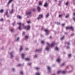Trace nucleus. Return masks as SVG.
Listing matches in <instances>:
<instances>
[{"instance_id":"obj_58","label":"nucleus","mask_w":75,"mask_h":75,"mask_svg":"<svg viewBox=\"0 0 75 75\" xmlns=\"http://www.w3.org/2000/svg\"><path fill=\"white\" fill-rule=\"evenodd\" d=\"M35 57H37V55H35L34 56Z\"/></svg>"},{"instance_id":"obj_57","label":"nucleus","mask_w":75,"mask_h":75,"mask_svg":"<svg viewBox=\"0 0 75 75\" xmlns=\"http://www.w3.org/2000/svg\"><path fill=\"white\" fill-rule=\"evenodd\" d=\"M47 45H49V43H47Z\"/></svg>"},{"instance_id":"obj_36","label":"nucleus","mask_w":75,"mask_h":75,"mask_svg":"<svg viewBox=\"0 0 75 75\" xmlns=\"http://www.w3.org/2000/svg\"><path fill=\"white\" fill-rule=\"evenodd\" d=\"M13 30H14V29H11L10 30V31L11 32H13Z\"/></svg>"},{"instance_id":"obj_27","label":"nucleus","mask_w":75,"mask_h":75,"mask_svg":"<svg viewBox=\"0 0 75 75\" xmlns=\"http://www.w3.org/2000/svg\"><path fill=\"white\" fill-rule=\"evenodd\" d=\"M20 74L21 75H23V71H21L20 72Z\"/></svg>"},{"instance_id":"obj_34","label":"nucleus","mask_w":75,"mask_h":75,"mask_svg":"<svg viewBox=\"0 0 75 75\" xmlns=\"http://www.w3.org/2000/svg\"><path fill=\"white\" fill-rule=\"evenodd\" d=\"M71 37H72L73 36H74V33H72L71 34Z\"/></svg>"},{"instance_id":"obj_14","label":"nucleus","mask_w":75,"mask_h":75,"mask_svg":"<svg viewBox=\"0 0 75 75\" xmlns=\"http://www.w3.org/2000/svg\"><path fill=\"white\" fill-rule=\"evenodd\" d=\"M47 69L49 71V72H50V71H51V68L50 67H47Z\"/></svg>"},{"instance_id":"obj_1","label":"nucleus","mask_w":75,"mask_h":75,"mask_svg":"<svg viewBox=\"0 0 75 75\" xmlns=\"http://www.w3.org/2000/svg\"><path fill=\"white\" fill-rule=\"evenodd\" d=\"M18 24L19 26L18 28V29L19 30H21V25L23 26V28H25V29H26V30H30V26L29 25H27L26 26H25L24 25L23 23H18Z\"/></svg>"},{"instance_id":"obj_4","label":"nucleus","mask_w":75,"mask_h":75,"mask_svg":"<svg viewBox=\"0 0 75 75\" xmlns=\"http://www.w3.org/2000/svg\"><path fill=\"white\" fill-rule=\"evenodd\" d=\"M45 32H46L47 35H48L49 33V30L47 29H45L44 30Z\"/></svg>"},{"instance_id":"obj_12","label":"nucleus","mask_w":75,"mask_h":75,"mask_svg":"<svg viewBox=\"0 0 75 75\" xmlns=\"http://www.w3.org/2000/svg\"><path fill=\"white\" fill-rule=\"evenodd\" d=\"M55 44V43L54 42L53 43H52L51 45H50V47H54Z\"/></svg>"},{"instance_id":"obj_50","label":"nucleus","mask_w":75,"mask_h":75,"mask_svg":"<svg viewBox=\"0 0 75 75\" xmlns=\"http://www.w3.org/2000/svg\"><path fill=\"white\" fill-rule=\"evenodd\" d=\"M7 17H9V15H8V14L6 15Z\"/></svg>"},{"instance_id":"obj_23","label":"nucleus","mask_w":75,"mask_h":75,"mask_svg":"<svg viewBox=\"0 0 75 75\" xmlns=\"http://www.w3.org/2000/svg\"><path fill=\"white\" fill-rule=\"evenodd\" d=\"M48 16H49V13H47V15L46 16V18H47V17H48Z\"/></svg>"},{"instance_id":"obj_48","label":"nucleus","mask_w":75,"mask_h":75,"mask_svg":"<svg viewBox=\"0 0 75 75\" xmlns=\"http://www.w3.org/2000/svg\"><path fill=\"white\" fill-rule=\"evenodd\" d=\"M0 21H3V18H2L0 20Z\"/></svg>"},{"instance_id":"obj_52","label":"nucleus","mask_w":75,"mask_h":75,"mask_svg":"<svg viewBox=\"0 0 75 75\" xmlns=\"http://www.w3.org/2000/svg\"><path fill=\"white\" fill-rule=\"evenodd\" d=\"M21 65V64H19L18 65V66H20Z\"/></svg>"},{"instance_id":"obj_39","label":"nucleus","mask_w":75,"mask_h":75,"mask_svg":"<svg viewBox=\"0 0 75 75\" xmlns=\"http://www.w3.org/2000/svg\"><path fill=\"white\" fill-rule=\"evenodd\" d=\"M41 44H44V41H42L41 42Z\"/></svg>"},{"instance_id":"obj_32","label":"nucleus","mask_w":75,"mask_h":75,"mask_svg":"<svg viewBox=\"0 0 75 75\" xmlns=\"http://www.w3.org/2000/svg\"><path fill=\"white\" fill-rule=\"evenodd\" d=\"M36 75H40V73H36L35 74Z\"/></svg>"},{"instance_id":"obj_25","label":"nucleus","mask_w":75,"mask_h":75,"mask_svg":"<svg viewBox=\"0 0 75 75\" xmlns=\"http://www.w3.org/2000/svg\"><path fill=\"white\" fill-rule=\"evenodd\" d=\"M68 17H69V15L68 14H67L66 16V18H68Z\"/></svg>"},{"instance_id":"obj_8","label":"nucleus","mask_w":75,"mask_h":75,"mask_svg":"<svg viewBox=\"0 0 75 75\" xmlns=\"http://www.w3.org/2000/svg\"><path fill=\"white\" fill-rule=\"evenodd\" d=\"M21 55L22 58H24V57H25V54H24V53H22L21 54Z\"/></svg>"},{"instance_id":"obj_5","label":"nucleus","mask_w":75,"mask_h":75,"mask_svg":"<svg viewBox=\"0 0 75 75\" xmlns=\"http://www.w3.org/2000/svg\"><path fill=\"white\" fill-rule=\"evenodd\" d=\"M61 72L62 74H64L65 73V71H58L57 72V73L59 74V73H61Z\"/></svg>"},{"instance_id":"obj_11","label":"nucleus","mask_w":75,"mask_h":75,"mask_svg":"<svg viewBox=\"0 0 75 75\" xmlns=\"http://www.w3.org/2000/svg\"><path fill=\"white\" fill-rule=\"evenodd\" d=\"M38 11H40V10H41V9L40 8V7L38 6L37 8Z\"/></svg>"},{"instance_id":"obj_51","label":"nucleus","mask_w":75,"mask_h":75,"mask_svg":"<svg viewBox=\"0 0 75 75\" xmlns=\"http://www.w3.org/2000/svg\"><path fill=\"white\" fill-rule=\"evenodd\" d=\"M71 68H73V67H72V66L71 65Z\"/></svg>"},{"instance_id":"obj_13","label":"nucleus","mask_w":75,"mask_h":75,"mask_svg":"<svg viewBox=\"0 0 75 75\" xmlns=\"http://www.w3.org/2000/svg\"><path fill=\"white\" fill-rule=\"evenodd\" d=\"M3 11H4V10L3 9L0 10V13H3Z\"/></svg>"},{"instance_id":"obj_41","label":"nucleus","mask_w":75,"mask_h":75,"mask_svg":"<svg viewBox=\"0 0 75 75\" xmlns=\"http://www.w3.org/2000/svg\"><path fill=\"white\" fill-rule=\"evenodd\" d=\"M19 40V38H18L17 39H16V41H18V40Z\"/></svg>"},{"instance_id":"obj_24","label":"nucleus","mask_w":75,"mask_h":75,"mask_svg":"<svg viewBox=\"0 0 75 75\" xmlns=\"http://www.w3.org/2000/svg\"><path fill=\"white\" fill-rule=\"evenodd\" d=\"M13 13V10L12 9L11 11H10V13H11V14H12Z\"/></svg>"},{"instance_id":"obj_47","label":"nucleus","mask_w":75,"mask_h":75,"mask_svg":"<svg viewBox=\"0 0 75 75\" xmlns=\"http://www.w3.org/2000/svg\"><path fill=\"white\" fill-rule=\"evenodd\" d=\"M24 34H25V32H23L22 33L23 35H24Z\"/></svg>"},{"instance_id":"obj_64","label":"nucleus","mask_w":75,"mask_h":75,"mask_svg":"<svg viewBox=\"0 0 75 75\" xmlns=\"http://www.w3.org/2000/svg\"><path fill=\"white\" fill-rule=\"evenodd\" d=\"M36 0V1H38V0Z\"/></svg>"},{"instance_id":"obj_3","label":"nucleus","mask_w":75,"mask_h":75,"mask_svg":"<svg viewBox=\"0 0 75 75\" xmlns=\"http://www.w3.org/2000/svg\"><path fill=\"white\" fill-rule=\"evenodd\" d=\"M42 17V15H40L37 18V19H38V20H39V19H41Z\"/></svg>"},{"instance_id":"obj_33","label":"nucleus","mask_w":75,"mask_h":75,"mask_svg":"<svg viewBox=\"0 0 75 75\" xmlns=\"http://www.w3.org/2000/svg\"><path fill=\"white\" fill-rule=\"evenodd\" d=\"M35 69H36V70H38V69H40V68L38 67H36L35 68Z\"/></svg>"},{"instance_id":"obj_63","label":"nucleus","mask_w":75,"mask_h":75,"mask_svg":"<svg viewBox=\"0 0 75 75\" xmlns=\"http://www.w3.org/2000/svg\"><path fill=\"white\" fill-rule=\"evenodd\" d=\"M27 18H29V17H28H28H27Z\"/></svg>"},{"instance_id":"obj_55","label":"nucleus","mask_w":75,"mask_h":75,"mask_svg":"<svg viewBox=\"0 0 75 75\" xmlns=\"http://www.w3.org/2000/svg\"><path fill=\"white\" fill-rule=\"evenodd\" d=\"M68 68V66H67L66 67V68Z\"/></svg>"},{"instance_id":"obj_61","label":"nucleus","mask_w":75,"mask_h":75,"mask_svg":"<svg viewBox=\"0 0 75 75\" xmlns=\"http://www.w3.org/2000/svg\"><path fill=\"white\" fill-rule=\"evenodd\" d=\"M52 38V37L51 36H50V38Z\"/></svg>"},{"instance_id":"obj_19","label":"nucleus","mask_w":75,"mask_h":75,"mask_svg":"<svg viewBox=\"0 0 75 75\" xmlns=\"http://www.w3.org/2000/svg\"><path fill=\"white\" fill-rule=\"evenodd\" d=\"M71 54H68V57L69 58H71Z\"/></svg>"},{"instance_id":"obj_44","label":"nucleus","mask_w":75,"mask_h":75,"mask_svg":"<svg viewBox=\"0 0 75 75\" xmlns=\"http://www.w3.org/2000/svg\"><path fill=\"white\" fill-rule=\"evenodd\" d=\"M62 26H64V25H65V24L64 23L62 24Z\"/></svg>"},{"instance_id":"obj_15","label":"nucleus","mask_w":75,"mask_h":75,"mask_svg":"<svg viewBox=\"0 0 75 75\" xmlns=\"http://www.w3.org/2000/svg\"><path fill=\"white\" fill-rule=\"evenodd\" d=\"M17 17L18 18H19V19L21 18V16H17Z\"/></svg>"},{"instance_id":"obj_56","label":"nucleus","mask_w":75,"mask_h":75,"mask_svg":"<svg viewBox=\"0 0 75 75\" xmlns=\"http://www.w3.org/2000/svg\"><path fill=\"white\" fill-rule=\"evenodd\" d=\"M59 2L60 3H61V2H62V1H59Z\"/></svg>"},{"instance_id":"obj_2","label":"nucleus","mask_w":75,"mask_h":75,"mask_svg":"<svg viewBox=\"0 0 75 75\" xmlns=\"http://www.w3.org/2000/svg\"><path fill=\"white\" fill-rule=\"evenodd\" d=\"M66 30H71L72 31H74V28L72 27H68L66 28Z\"/></svg>"},{"instance_id":"obj_40","label":"nucleus","mask_w":75,"mask_h":75,"mask_svg":"<svg viewBox=\"0 0 75 75\" xmlns=\"http://www.w3.org/2000/svg\"><path fill=\"white\" fill-rule=\"evenodd\" d=\"M28 65H31V63H28Z\"/></svg>"},{"instance_id":"obj_30","label":"nucleus","mask_w":75,"mask_h":75,"mask_svg":"<svg viewBox=\"0 0 75 75\" xmlns=\"http://www.w3.org/2000/svg\"><path fill=\"white\" fill-rule=\"evenodd\" d=\"M28 38V36H25V39H27Z\"/></svg>"},{"instance_id":"obj_49","label":"nucleus","mask_w":75,"mask_h":75,"mask_svg":"<svg viewBox=\"0 0 75 75\" xmlns=\"http://www.w3.org/2000/svg\"><path fill=\"white\" fill-rule=\"evenodd\" d=\"M64 64H65L64 63H63L62 65V66H63V65H64Z\"/></svg>"},{"instance_id":"obj_59","label":"nucleus","mask_w":75,"mask_h":75,"mask_svg":"<svg viewBox=\"0 0 75 75\" xmlns=\"http://www.w3.org/2000/svg\"><path fill=\"white\" fill-rule=\"evenodd\" d=\"M12 71H14V69H13Z\"/></svg>"},{"instance_id":"obj_62","label":"nucleus","mask_w":75,"mask_h":75,"mask_svg":"<svg viewBox=\"0 0 75 75\" xmlns=\"http://www.w3.org/2000/svg\"><path fill=\"white\" fill-rule=\"evenodd\" d=\"M55 1H57V0H55Z\"/></svg>"},{"instance_id":"obj_28","label":"nucleus","mask_w":75,"mask_h":75,"mask_svg":"<svg viewBox=\"0 0 75 75\" xmlns=\"http://www.w3.org/2000/svg\"><path fill=\"white\" fill-rule=\"evenodd\" d=\"M39 51H40V50H36L35 51V52H38Z\"/></svg>"},{"instance_id":"obj_54","label":"nucleus","mask_w":75,"mask_h":75,"mask_svg":"<svg viewBox=\"0 0 75 75\" xmlns=\"http://www.w3.org/2000/svg\"><path fill=\"white\" fill-rule=\"evenodd\" d=\"M73 16H75V13H74L73 14Z\"/></svg>"},{"instance_id":"obj_17","label":"nucleus","mask_w":75,"mask_h":75,"mask_svg":"<svg viewBox=\"0 0 75 75\" xmlns=\"http://www.w3.org/2000/svg\"><path fill=\"white\" fill-rule=\"evenodd\" d=\"M25 59L26 61H30V59L28 58H25Z\"/></svg>"},{"instance_id":"obj_16","label":"nucleus","mask_w":75,"mask_h":75,"mask_svg":"<svg viewBox=\"0 0 75 75\" xmlns=\"http://www.w3.org/2000/svg\"><path fill=\"white\" fill-rule=\"evenodd\" d=\"M65 38V36H63L62 38H60L61 40H64V39Z\"/></svg>"},{"instance_id":"obj_20","label":"nucleus","mask_w":75,"mask_h":75,"mask_svg":"<svg viewBox=\"0 0 75 75\" xmlns=\"http://www.w3.org/2000/svg\"><path fill=\"white\" fill-rule=\"evenodd\" d=\"M23 50V47L22 46H21L20 48V51H22Z\"/></svg>"},{"instance_id":"obj_29","label":"nucleus","mask_w":75,"mask_h":75,"mask_svg":"<svg viewBox=\"0 0 75 75\" xmlns=\"http://www.w3.org/2000/svg\"><path fill=\"white\" fill-rule=\"evenodd\" d=\"M67 44L68 45H70V43L69 42H67Z\"/></svg>"},{"instance_id":"obj_46","label":"nucleus","mask_w":75,"mask_h":75,"mask_svg":"<svg viewBox=\"0 0 75 75\" xmlns=\"http://www.w3.org/2000/svg\"><path fill=\"white\" fill-rule=\"evenodd\" d=\"M73 20L74 21H75V17H73Z\"/></svg>"},{"instance_id":"obj_10","label":"nucleus","mask_w":75,"mask_h":75,"mask_svg":"<svg viewBox=\"0 0 75 75\" xmlns=\"http://www.w3.org/2000/svg\"><path fill=\"white\" fill-rule=\"evenodd\" d=\"M42 1H40L39 2L38 4L39 6H42Z\"/></svg>"},{"instance_id":"obj_38","label":"nucleus","mask_w":75,"mask_h":75,"mask_svg":"<svg viewBox=\"0 0 75 75\" xmlns=\"http://www.w3.org/2000/svg\"><path fill=\"white\" fill-rule=\"evenodd\" d=\"M46 50H49V49L48 47H47L46 48Z\"/></svg>"},{"instance_id":"obj_31","label":"nucleus","mask_w":75,"mask_h":75,"mask_svg":"<svg viewBox=\"0 0 75 75\" xmlns=\"http://www.w3.org/2000/svg\"><path fill=\"white\" fill-rule=\"evenodd\" d=\"M69 4V2H67L66 3V6H68Z\"/></svg>"},{"instance_id":"obj_9","label":"nucleus","mask_w":75,"mask_h":75,"mask_svg":"<svg viewBox=\"0 0 75 75\" xmlns=\"http://www.w3.org/2000/svg\"><path fill=\"white\" fill-rule=\"evenodd\" d=\"M47 6H48V4L47 3H45L44 5V7H47Z\"/></svg>"},{"instance_id":"obj_37","label":"nucleus","mask_w":75,"mask_h":75,"mask_svg":"<svg viewBox=\"0 0 75 75\" xmlns=\"http://www.w3.org/2000/svg\"><path fill=\"white\" fill-rule=\"evenodd\" d=\"M27 23L28 24H29V23H30V21H27Z\"/></svg>"},{"instance_id":"obj_53","label":"nucleus","mask_w":75,"mask_h":75,"mask_svg":"<svg viewBox=\"0 0 75 75\" xmlns=\"http://www.w3.org/2000/svg\"><path fill=\"white\" fill-rule=\"evenodd\" d=\"M15 24V23H13L12 24V25H14Z\"/></svg>"},{"instance_id":"obj_26","label":"nucleus","mask_w":75,"mask_h":75,"mask_svg":"<svg viewBox=\"0 0 75 75\" xmlns=\"http://www.w3.org/2000/svg\"><path fill=\"white\" fill-rule=\"evenodd\" d=\"M13 0H10L8 2V4H9V3H10L11 1H13Z\"/></svg>"},{"instance_id":"obj_42","label":"nucleus","mask_w":75,"mask_h":75,"mask_svg":"<svg viewBox=\"0 0 75 75\" xmlns=\"http://www.w3.org/2000/svg\"><path fill=\"white\" fill-rule=\"evenodd\" d=\"M32 11H35V9H33Z\"/></svg>"},{"instance_id":"obj_43","label":"nucleus","mask_w":75,"mask_h":75,"mask_svg":"<svg viewBox=\"0 0 75 75\" xmlns=\"http://www.w3.org/2000/svg\"><path fill=\"white\" fill-rule=\"evenodd\" d=\"M67 49H69V46H68L67 47Z\"/></svg>"},{"instance_id":"obj_6","label":"nucleus","mask_w":75,"mask_h":75,"mask_svg":"<svg viewBox=\"0 0 75 75\" xmlns=\"http://www.w3.org/2000/svg\"><path fill=\"white\" fill-rule=\"evenodd\" d=\"M31 11L26 12V15H31Z\"/></svg>"},{"instance_id":"obj_22","label":"nucleus","mask_w":75,"mask_h":75,"mask_svg":"<svg viewBox=\"0 0 75 75\" xmlns=\"http://www.w3.org/2000/svg\"><path fill=\"white\" fill-rule=\"evenodd\" d=\"M7 14H8V11H6L5 12V15H8Z\"/></svg>"},{"instance_id":"obj_21","label":"nucleus","mask_w":75,"mask_h":75,"mask_svg":"<svg viewBox=\"0 0 75 75\" xmlns=\"http://www.w3.org/2000/svg\"><path fill=\"white\" fill-rule=\"evenodd\" d=\"M58 48L57 47H55V50H56V51H57L58 50Z\"/></svg>"},{"instance_id":"obj_35","label":"nucleus","mask_w":75,"mask_h":75,"mask_svg":"<svg viewBox=\"0 0 75 75\" xmlns=\"http://www.w3.org/2000/svg\"><path fill=\"white\" fill-rule=\"evenodd\" d=\"M59 17H62V15H59Z\"/></svg>"},{"instance_id":"obj_60","label":"nucleus","mask_w":75,"mask_h":75,"mask_svg":"<svg viewBox=\"0 0 75 75\" xmlns=\"http://www.w3.org/2000/svg\"><path fill=\"white\" fill-rule=\"evenodd\" d=\"M28 50V48L26 49V51H27V50Z\"/></svg>"},{"instance_id":"obj_7","label":"nucleus","mask_w":75,"mask_h":75,"mask_svg":"<svg viewBox=\"0 0 75 75\" xmlns=\"http://www.w3.org/2000/svg\"><path fill=\"white\" fill-rule=\"evenodd\" d=\"M13 52H11V53H10L11 58H12L14 57V56L13 55Z\"/></svg>"},{"instance_id":"obj_18","label":"nucleus","mask_w":75,"mask_h":75,"mask_svg":"<svg viewBox=\"0 0 75 75\" xmlns=\"http://www.w3.org/2000/svg\"><path fill=\"white\" fill-rule=\"evenodd\" d=\"M57 62H59L61 61V59H57Z\"/></svg>"},{"instance_id":"obj_45","label":"nucleus","mask_w":75,"mask_h":75,"mask_svg":"<svg viewBox=\"0 0 75 75\" xmlns=\"http://www.w3.org/2000/svg\"><path fill=\"white\" fill-rule=\"evenodd\" d=\"M72 72V70H70L69 71V73Z\"/></svg>"}]
</instances>
